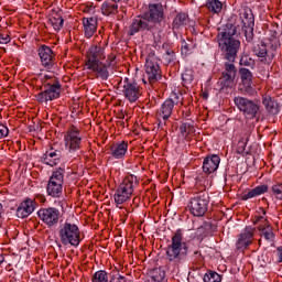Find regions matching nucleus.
I'll return each mask as SVG.
<instances>
[{"label": "nucleus", "mask_w": 282, "mask_h": 282, "mask_svg": "<svg viewBox=\"0 0 282 282\" xmlns=\"http://www.w3.org/2000/svg\"><path fill=\"white\" fill-rule=\"evenodd\" d=\"M278 257H279V263H282V247H278Z\"/></svg>", "instance_id": "6e6d98bb"}, {"label": "nucleus", "mask_w": 282, "mask_h": 282, "mask_svg": "<svg viewBox=\"0 0 282 282\" xmlns=\"http://www.w3.org/2000/svg\"><path fill=\"white\" fill-rule=\"evenodd\" d=\"M180 131L183 138H188V135H193V133H195V126L191 123H182L180 126Z\"/></svg>", "instance_id": "c03bdc74"}, {"label": "nucleus", "mask_w": 282, "mask_h": 282, "mask_svg": "<svg viewBox=\"0 0 282 282\" xmlns=\"http://www.w3.org/2000/svg\"><path fill=\"white\" fill-rule=\"evenodd\" d=\"M101 14H104V17H111V14H118V4L109 0L104 1V3L101 4Z\"/></svg>", "instance_id": "72a5a7b5"}, {"label": "nucleus", "mask_w": 282, "mask_h": 282, "mask_svg": "<svg viewBox=\"0 0 282 282\" xmlns=\"http://www.w3.org/2000/svg\"><path fill=\"white\" fill-rule=\"evenodd\" d=\"M194 256L196 257L197 263L202 265V263H204V256H202V251H195Z\"/></svg>", "instance_id": "864d4df0"}, {"label": "nucleus", "mask_w": 282, "mask_h": 282, "mask_svg": "<svg viewBox=\"0 0 282 282\" xmlns=\"http://www.w3.org/2000/svg\"><path fill=\"white\" fill-rule=\"evenodd\" d=\"M197 47V43L193 39H187L182 41L181 45V54L183 56H188L189 54H193V50Z\"/></svg>", "instance_id": "f704fd0d"}, {"label": "nucleus", "mask_w": 282, "mask_h": 282, "mask_svg": "<svg viewBox=\"0 0 282 282\" xmlns=\"http://www.w3.org/2000/svg\"><path fill=\"white\" fill-rule=\"evenodd\" d=\"M9 133L10 130L8 129V126L0 123V140H3V138H8Z\"/></svg>", "instance_id": "8fccbe9b"}, {"label": "nucleus", "mask_w": 282, "mask_h": 282, "mask_svg": "<svg viewBox=\"0 0 282 282\" xmlns=\"http://www.w3.org/2000/svg\"><path fill=\"white\" fill-rule=\"evenodd\" d=\"M254 232H257V228L252 226H247L242 232L238 235V240L236 242V250L242 251L248 250L250 246H252L254 241Z\"/></svg>", "instance_id": "f3484780"}, {"label": "nucleus", "mask_w": 282, "mask_h": 282, "mask_svg": "<svg viewBox=\"0 0 282 282\" xmlns=\"http://www.w3.org/2000/svg\"><path fill=\"white\" fill-rule=\"evenodd\" d=\"M188 23H191V17H188L187 12H176L172 21V30L173 32H180V30H184Z\"/></svg>", "instance_id": "cd10ccee"}, {"label": "nucleus", "mask_w": 282, "mask_h": 282, "mask_svg": "<svg viewBox=\"0 0 282 282\" xmlns=\"http://www.w3.org/2000/svg\"><path fill=\"white\" fill-rule=\"evenodd\" d=\"M239 19L240 23H238V28H241L242 32L248 33L254 30V13H252V9L250 7H242L239 10Z\"/></svg>", "instance_id": "a211bd4d"}, {"label": "nucleus", "mask_w": 282, "mask_h": 282, "mask_svg": "<svg viewBox=\"0 0 282 282\" xmlns=\"http://www.w3.org/2000/svg\"><path fill=\"white\" fill-rule=\"evenodd\" d=\"M252 53L254 54V56H257L261 65H272V61H274L272 54L268 50V44H265L263 41L253 45Z\"/></svg>", "instance_id": "aec40b11"}, {"label": "nucleus", "mask_w": 282, "mask_h": 282, "mask_svg": "<svg viewBox=\"0 0 282 282\" xmlns=\"http://www.w3.org/2000/svg\"><path fill=\"white\" fill-rule=\"evenodd\" d=\"M61 160H63V152L54 147H51L41 156L42 164H46V166H57V164H61Z\"/></svg>", "instance_id": "5701e85b"}, {"label": "nucleus", "mask_w": 282, "mask_h": 282, "mask_svg": "<svg viewBox=\"0 0 282 282\" xmlns=\"http://www.w3.org/2000/svg\"><path fill=\"white\" fill-rule=\"evenodd\" d=\"M173 109H175L173 101L165 99L161 107L156 110L155 118L159 129H164V127H166L169 118L173 116Z\"/></svg>", "instance_id": "dca6fc26"}, {"label": "nucleus", "mask_w": 282, "mask_h": 282, "mask_svg": "<svg viewBox=\"0 0 282 282\" xmlns=\"http://www.w3.org/2000/svg\"><path fill=\"white\" fill-rule=\"evenodd\" d=\"M205 8H207L208 12L212 14H219L221 10H224V3L219 0H207Z\"/></svg>", "instance_id": "e433bc0d"}, {"label": "nucleus", "mask_w": 282, "mask_h": 282, "mask_svg": "<svg viewBox=\"0 0 282 282\" xmlns=\"http://www.w3.org/2000/svg\"><path fill=\"white\" fill-rule=\"evenodd\" d=\"M64 144L66 151L70 153H76V151H80V144H83V137H80V128L70 124L67 127L64 132Z\"/></svg>", "instance_id": "9b49d317"}, {"label": "nucleus", "mask_w": 282, "mask_h": 282, "mask_svg": "<svg viewBox=\"0 0 282 282\" xmlns=\"http://www.w3.org/2000/svg\"><path fill=\"white\" fill-rule=\"evenodd\" d=\"M155 30L144 13L137 15L129 25L128 36H134L138 32H153Z\"/></svg>", "instance_id": "2eb2a0df"}, {"label": "nucleus", "mask_w": 282, "mask_h": 282, "mask_svg": "<svg viewBox=\"0 0 282 282\" xmlns=\"http://www.w3.org/2000/svg\"><path fill=\"white\" fill-rule=\"evenodd\" d=\"M182 80H183V87H188L189 85H193V82L195 80V75L193 74V69L187 68L182 74Z\"/></svg>", "instance_id": "58836bf2"}, {"label": "nucleus", "mask_w": 282, "mask_h": 282, "mask_svg": "<svg viewBox=\"0 0 282 282\" xmlns=\"http://www.w3.org/2000/svg\"><path fill=\"white\" fill-rule=\"evenodd\" d=\"M259 246H261V240H259Z\"/></svg>", "instance_id": "052dcab7"}, {"label": "nucleus", "mask_w": 282, "mask_h": 282, "mask_svg": "<svg viewBox=\"0 0 282 282\" xmlns=\"http://www.w3.org/2000/svg\"><path fill=\"white\" fill-rule=\"evenodd\" d=\"M237 78V66L235 62L227 61L223 65V72L218 78V85L220 86V91H226L227 89H232L235 80Z\"/></svg>", "instance_id": "9d476101"}, {"label": "nucleus", "mask_w": 282, "mask_h": 282, "mask_svg": "<svg viewBox=\"0 0 282 282\" xmlns=\"http://www.w3.org/2000/svg\"><path fill=\"white\" fill-rule=\"evenodd\" d=\"M127 151H129V142L127 141H121L110 145V153L115 160H123L124 155H127Z\"/></svg>", "instance_id": "c756f323"}, {"label": "nucleus", "mask_w": 282, "mask_h": 282, "mask_svg": "<svg viewBox=\"0 0 282 282\" xmlns=\"http://www.w3.org/2000/svg\"><path fill=\"white\" fill-rule=\"evenodd\" d=\"M44 90L35 95L37 102H50L61 98L63 87L61 82L55 76L45 75L43 79Z\"/></svg>", "instance_id": "39448f33"}, {"label": "nucleus", "mask_w": 282, "mask_h": 282, "mask_svg": "<svg viewBox=\"0 0 282 282\" xmlns=\"http://www.w3.org/2000/svg\"><path fill=\"white\" fill-rule=\"evenodd\" d=\"M37 217L47 228H54L61 221V210L56 207H42L37 212Z\"/></svg>", "instance_id": "ddd939ff"}, {"label": "nucleus", "mask_w": 282, "mask_h": 282, "mask_svg": "<svg viewBox=\"0 0 282 282\" xmlns=\"http://www.w3.org/2000/svg\"><path fill=\"white\" fill-rule=\"evenodd\" d=\"M210 196L208 192L203 191L196 193L188 202L187 208L194 217H204L208 213Z\"/></svg>", "instance_id": "6e6552de"}, {"label": "nucleus", "mask_w": 282, "mask_h": 282, "mask_svg": "<svg viewBox=\"0 0 282 282\" xmlns=\"http://www.w3.org/2000/svg\"><path fill=\"white\" fill-rule=\"evenodd\" d=\"M219 164H221V158H219V155L208 154L203 160V173L213 175V173H216L217 169H219Z\"/></svg>", "instance_id": "393cba45"}, {"label": "nucleus", "mask_w": 282, "mask_h": 282, "mask_svg": "<svg viewBox=\"0 0 282 282\" xmlns=\"http://www.w3.org/2000/svg\"><path fill=\"white\" fill-rule=\"evenodd\" d=\"M1 210H3V205L0 204V218H1Z\"/></svg>", "instance_id": "bf43d9fd"}, {"label": "nucleus", "mask_w": 282, "mask_h": 282, "mask_svg": "<svg viewBox=\"0 0 282 282\" xmlns=\"http://www.w3.org/2000/svg\"><path fill=\"white\" fill-rule=\"evenodd\" d=\"M269 187L267 184L258 185L252 189H246L241 195V202H248V199H253V197H259V195H265L268 193Z\"/></svg>", "instance_id": "c85d7f7f"}, {"label": "nucleus", "mask_w": 282, "mask_h": 282, "mask_svg": "<svg viewBox=\"0 0 282 282\" xmlns=\"http://www.w3.org/2000/svg\"><path fill=\"white\" fill-rule=\"evenodd\" d=\"M11 41H12V37H10L9 34L0 33V43L2 45H8V43H10Z\"/></svg>", "instance_id": "3c124183"}, {"label": "nucleus", "mask_w": 282, "mask_h": 282, "mask_svg": "<svg viewBox=\"0 0 282 282\" xmlns=\"http://www.w3.org/2000/svg\"><path fill=\"white\" fill-rule=\"evenodd\" d=\"M221 274L217 273V271L209 270L205 273L203 281L204 282H221Z\"/></svg>", "instance_id": "a19ab883"}, {"label": "nucleus", "mask_w": 282, "mask_h": 282, "mask_svg": "<svg viewBox=\"0 0 282 282\" xmlns=\"http://www.w3.org/2000/svg\"><path fill=\"white\" fill-rule=\"evenodd\" d=\"M37 206L39 203H36V198L26 197L18 206L17 217H19V219H26V217H30L32 213L36 210Z\"/></svg>", "instance_id": "412c9836"}, {"label": "nucleus", "mask_w": 282, "mask_h": 282, "mask_svg": "<svg viewBox=\"0 0 282 282\" xmlns=\"http://www.w3.org/2000/svg\"><path fill=\"white\" fill-rule=\"evenodd\" d=\"M86 69L95 76V78H100L101 80H107L109 78V66L102 62H95L90 64H85Z\"/></svg>", "instance_id": "b1692460"}, {"label": "nucleus", "mask_w": 282, "mask_h": 282, "mask_svg": "<svg viewBox=\"0 0 282 282\" xmlns=\"http://www.w3.org/2000/svg\"><path fill=\"white\" fill-rule=\"evenodd\" d=\"M177 61V56L175 55V51L169 48L165 54L163 55V63L164 65H171Z\"/></svg>", "instance_id": "a18cd8bd"}, {"label": "nucleus", "mask_w": 282, "mask_h": 282, "mask_svg": "<svg viewBox=\"0 0 282 282\" xmlns=\"http://www.w3.org/2000/svg\"><path fill=\"white\" fill-rule=\"evenodd\" d=\"M91 282H109V273L105 270L96 271L91 278Z\"/></svg>", "instance_id": "37998d69"}, {"label": "nucleus", "mask_w": 282, "mask_h": 282, "mask_svg": "<svg viewBox=\"0 0 282 282\" xmlns=\"http://www.w3.org/2000/svg\"><path fill=\"white\" fill-rule=\"evenodd\" d=\"M3 261H6V257H3L2 253H0V265H1V263H3Z\"/></svg>", "instance_id": "4d7b16f0"}, {"label": "nucleus", "mask_w": 282, "mask_h": 282, "mask_svg": "<svg viewBox=\"0 0 282 282\" xmlns=\"http://www.w3.org/2000/svg\"><path fill=\"white\" fill-rule=\"evenodd\" d=\"M271 191L275 198L282 200V183H278L271 187Z\"/></svg>", "instance_id": "09e8293b"}, {"label": "nucleus", "mask_w": 282, "mask_h": 282, "mask_svg": "<svg viewBox=\"0 0 282 282\" xmlns=\"http://www.w3.org/2000/svg\"><path fill=\"white\" fill-rule=\"evenodd\" d=\"M174 107H184V93L181 89H174L167 98Z\"/></svg>", "instance_id": "c9c22d12"}, {"label": "nucleus", "mask_w": 282, "mask_h": 282, "mask_svg": "<svg viewBox=\"0 0 282 282\" xmlns=\"http://www.w3.org/2000/svg\"><path fill=\"white\" fill-rule=\"evenodd\" d=\"M138 186H140V181L138 180V176L133 174L127 175L115 191V204H117V206H120L122 204H126V202H129V199H131V197L135 195Z\"/></svg>", "instance_id": "f03ea898"}, {"label": "nucleus", "mask_w": 282, "mask_h": 282, "mask_svg": "<svg viewBox=\"0 0 282 282\" xmlns=\"http://www.w3.org/2000/svg\"><path fill=\"white\" fill-rule=\"evenodd\" d=\"M167 261H180L188 254V243L184 241V232L177 229L171 237V243L165 249Z\"/></svg>", "instance_id": "7ed1b4c3"}, {"label": "nucleus", "mask_w": 282, "mask_h": 282, "mask_svg": "<svg viewBox=\"0 0 282 282\" xmlns=\"http://www.w3.org/2000/svg\"><path fill=\"white\" fill-rule=\"evenodd\" d=\"M37 54L40 56L41 64L45 69H52L54 67L56 63V53H54L52 47L42 44L37 48Z\"/></svg>", "instance_id": "6ab92c4d"}, {"label": "nucleus", "mask_w": 282, "mask_h": 282, "mask_svg": "<svg viewBox=\"0 0 282 282\" xmlns=\"http://www.w3.org/2000/svg\"><path fill=\"white\" fill-rule=\"evenodd\" d=\"M166 279V272L162 270L161 268H155L151 272V280L153 282H162Z\"/></svg>", "instance_id": "ea45409f"}, {"label": "nucleus", "mask_w": 282, "mask_h": 282, "mask_svg": "<svg viewBox=\"0 0 282 282\" xmlns=\"http://www.w3.org/2000/svg\"><path fill=\"white\" fill-rule=\"evenodd\" d=\"M63 23H65V20L58 13H56L48 20V25H51V28H53L55 32L63 30Z\"/></svg>", "instance_id": "4c0bfd02"}, {"label": "nucleus", "mask_w": 282, "mask_h": 282, "mask_svg": "<svg viewBox=\"0 0 282 282\" xmlns=\"http://www.w3.org/2000/svg\"><path fill=\"white\" fill-rule=\"evenodd\" d=\"M161 78L162 68L160 67V58L155 56L154 50H150L145 58L142 80L144 85H151L152 87H155Z\"/></svg>", "instance_id": "20e7f679"}, {"label": "nucleus", "mask_w": 282, "mask_h": 282, "mask_svg": "<svg viewBox=\"0 0 282 282\" xmlns=\"http://www.w3.org/2000/svg\"><path fill=\"white\" fill-rule=\"evenodd\" d=\"M63 184H65V167H57L48 180L47 195L54 198L63 197Z\"/></svg>", "instance_id": "1a4fd4ad"}, {"label": "nucleus", "mask_w": 282, "mask_h": 282, "mask_svg": "<svg viewBox=\"0 0 282 282\" xmlns=\"http://www.w3.org/2000/svg\"><path fill=\"white\" fill-rule=\"evenodd\" d=\"M119 89L128 102H138L142 96V86L134 78L124 77L119 82Z\"/></svg>", "instance_id": "0eeeda50"}, {"label": "nucleus", "mask_w": 282, "mask_h": 282, "mask_svg": "<svg viewBox=\"0 0 282 282\" xmlns=\"http://www.w3.org/2000/svg\"><path fill=\"white\" fill-rule=\"evenodd\" d=\"M238 74L243 87H246V89H250V87H252V78H254L252 72L246 67H240L238 69Z\"/></svg>", "instance_id": "473e14b6"}, {"label": "nucleus", "mask_w": 282, "mask_h": 282, "mask_svg": "<svg viewBox=\"0 0 282 282\" xmlns=\"http://www.w3.org/2000/svg\"><path fill=\"white\" fill-rule=\"evenodd\" d=\"M234 105H236L237 109H239L242 116L249 118L250 120H254V118L259 116V104L252 99L238 96L234 98Z\"/></svg>", "instance_id": "f8f14e48"}, {"label": "nucleus", "mask_w": 282, "mask_h": 282, "mask_svg": "<svg viewBox=\"0 0 282 282\" xmlns=\"http://www.w3.org/2000/svg\"><path fill=\"white\" fill-rule=\"evenodd\" d=\"M259 215H254L251 217V223L253 224V226H257V224H263V221H265V215H268V212L265 210V208L260 207L259 208Z\"/></svg>", "instance_id": "79ce46f5"}, {"label": "nucleus", "mask_w": 282, "mask_h": 282, "mask_svg": "<svg viewBox=\"0 0 282 282\" xmlns=\"http://www.w3.org/2000/svg\"><path fill=\"white\" fill-rule=\"evenodd\" d=\"M210 228V225L208 223H203V225H200L197 230H196V235L199 239H204L205 237H208V229Z\"/></svg>", "instance_id": "49530a36"}, {"label": "nucleus", "mask_w": 282, "mask_h": 282, "mask_svg": "<svg viewBox=\"0 0 282 282\" xmlns=\"http://www.w3.org/2000/svg\"><path fill=\"white\" fill-rule=\"evenodd\" d=\"M279 47H281V39L279 37V32L270 31V36L268 37L267 50L271 54L272 58H275L279 54Z\"/></svg>", "instance_id": "bb28decb"}, {"label": "nucleus", "mask_w": 282, "mask_h": 282, "mask_svg": "<svg viewBox=\"0 0 282 282\" xmlns=\"http://www.w3.org/2000/svg\"><path fill=\"white\" fill-rule=\"evenodd\" d=\"M33 199L40 202V204H45V202H47V198H45V195L43 194H36Z\"/></svg>", "instance_id": "603ef678"}, {"label": "nucleus", "mask_w": 282, "mask_h": 282, "mask_svg": "<svg viewBox=\"0 0 282 282\" xmlns=\"http://www.w3.org/2000/svg\"><path fill=\"white\" fill-rule=\"evenodd\" d=\"M262 105L265 111L271 113V116H278L279 111H281V105H279V101L269 94L262 95Z\"/></svg>", "instance_id": "a878e982"}, {"label": "nucleus", "mask_w": 282, "mask_h": 282, "mask_svg": "<svg viewBox=\"0 0 282 282\" xmlns=\"http://www.w3.org/2000/svg\"><path fill=\"white\" fill-rule=\"evenodd\" d=\"M259 232H261V237H264L265 241H274L276 235L274 234V227L270 224V220L264 219L262 224L258 226Z\"/></svg>", "instance_id": "7c9ffc66"}, {"label": "nucleus", "mask_w": 282, "mask_h": 282, "mask_svg": "<svg viewBox=\"0 0 282 282\" xmlns=\"http://www.w3.org/2000/svg\"><path fill=\"white\" fill-rule=\"evenodd\" d=\"M105 47L100 44H93L85 54V65L105 61Z\"/></svg>", "instance_id": "4be33fe9"}, {"label": "nucleus", "mask_w": 282, "mask_h": 282, "mask_svg": "<svg viewBox=\"0 0 282 282\" xmlns=\"http://www.w3.org/2000/svg\"><path fill=\"white\" fill-rule=\"evenodd\" d=\"M203 98H204L205 100H208V93H204V94H203Z\"/></svg>", "instance_id": "13d9d810"}, {"label": "nucleus", "mask_w": 282, "mask_h": 282, "mask_svg": "<svg viewBox=\"0 0 282 282\" xmlns=\"http://www.w3.org/2000/svg\"><path fill=\"white\" fill-rule=\"evenodd\" d=\"M58 237L62 246H80V229L76 224L66 221L58 228Z\"/></svg>", "instance_id": "423d86ee"}, {"label": "nucleus", "mask_w": 282, "mask_h": 282, "mask_svg": "<svg viewBox=\"0 0 282 282\" xmlns=\"http://www.w3.org/2000/svg\"><path fill=\"white\" fill-rule=\"evenodd\" d=\"M238 28L239 23H237V15H232L223 31L217 33L216 39L218 47L225 61H237V54H239V50H241V41L235 37L237 36Z\"/></svg>", "instance_id": "f257e3e1"}, {"label": "nucleus", "mask_w": 282, "mask_h": 282, "mask_svg": "<svg viewBox=\"0 0 282 282\" xmlns=\"http://www.w3.org/2000/svg\"><path fill=\"white\" fill-rule=\"evenodd\" d=\"M239 65L241 67H254V59H252V57H250L248 54L242 55L239 61Z\"/></svg>", "instance_id": "de8ad7c7"}, {"label": "nucleus", "mask_w": 282, "mask_h": 282, "mask_svg": "<svg viewBox=\"0 0 282 282\" xmlns=\"http://www.w3.org/2000/svg\"><path fill=\"white\" fill-rule=\"evenodd\" d=\"M113 61H116V55H113V54L108 55V57H107V63H106V65L108 66V68L110 67V65L113 64Z\"/></svg>", "instance_id": "5fc2aeb1"}, {"label": "nucleus", "mask_w": 282, "mask_h": 282, "mask_svg": "<svg viewBox=\"0 0 282 282\" xmlns=\"http://www.w3.org/2000/svg\"><path fill=\"white\" fill-rule=\"evenodd\" d=\"M83 25H84V36L86 39H91V36H94V34H96V31L98 30V20L94 17L84 18Z\"/></svg>", "instance_id": "2f4dec72"}, {"label": "nucleus", "mask_w": 282, "mask_h": 282, "mask_svg": "<svg viewBox=\"0 0 282 282\" xmlns=\"http://www.w3.org/2000/svg\"><path fill=\"white\" fill-rule=\"evenodd\" d=\"M143 14L148 18L153 29L156 30L158 25L164 21V7L162 3H150L148 11L143 12Z\"/></svg>", "instance_id": "4468645a"}]
</instances>
